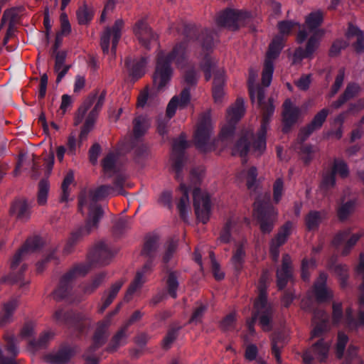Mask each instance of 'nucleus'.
Returning a JSON list of instances; mask_svg holds the SVG:
<instances>
[{"instance_id": "nucleus-1", "label": "nucleus", "mask_w": 364, "mask_h": 364, "mask_svg": "<svg viewBox=\"0 0 364 364\" xmlns=\"http://www.w3.org/2000/svg\"><path fill=\"white\" fill-rule=\"evenodd\" d=\"M257 72L251 69L249 73L248 85L249 92L252 102H257L263 112L262 122L259 131L257 136H254L251 132H247L240 139L232 149L233 155L241 157L251 153L256 156H260L266 149V134L269 128L270 117L274 112V106L272 100H269L267 105H263L264 92L258 85H255L257 78Z\"/></svg>"}, {"instance_id": "nucleus-2", "label": "nucleus", "mask_w": 364, "mask_h": 364, "mask_svg": "<svg viewBox=\"0 0 364 364\" xmlns=\"http://www.w3.org/2000/svg\"><path fill=\"white\" fill-rule=\"evenodd\" d=\"M119 190H113L110 186H102L97 189L84 192L79 200V208L84 213L87 212L88 218L85 227V233H89L97 227L100 219L102 216V210L97 204V200L109 196L122 194L121 183H117Z\"/></svg>"}, {"instance_id": "nucleus-3", "label": "nucleus", "mask_w": 364, "mask_h": 364, "mask_svg": "<svg viewBox=\"0 0 364 364\" xmlns=\"http://www.w3.org/2000/svg\"><path fill=\"white\" fill-rule=\"evenodd\" d=\"M188 52V42L184 41L176 45L171 53H158L154 82L159 90H163L171 79L173 71L170 65L171 62L174 61L178 67H182L186 61Z\"/></svg>"}, {"instance_id": "nucleus-4", "label": "nucleus", "mask_w": 364, "mask_h": 364, "mask_svg": "<svg viewBox=\"0 0 364 364\" xmlns=\"http://www.w3.org/2000/svg\"><path fill=\"white\" fill-rule=\"evenodd\" d=\"M323 21V14L321 10L310 13L306 17L305 23L310 32L314 31L305 43V46L297 47V63L303 59H311L318 48L321 38L324 34L322 29H318Z\"/></svg>"}, {"instance_id": "nucleus-5", "label": "nucleus", "mask_w": 364, "mask_h": 364, "mask_svg": "<svg viewBox=\"0 0 364 364\" xmlns=\"http://www.w3.org/2000/svg\"><path fill=\"white\" fill-rule=\"evenodd\" d=\"M105 95L102 93L99 97L96 94H92L85 99L79 107L75 117V124L78 125L82 122L88 110L90 112L85 119V123L82 127L80 139L83 140L87 134L92 129L98 114L105 102Z\"/></svg>"}, {"instance_id": "nucleus-6", "label": "nucleus", "mask_w": 364, "mask_h": 364, "mask_svg": "<svg viewBox=\"0 0 364 364\" xmlns=\"http://www.w3.org/2000/svg\"><path fill=\"white\" fill-rule=\"evenodd\" d=\"M272 306L267 301V294L264 289L260 288L259 295L255 301L253 316L251 321H247L250 333H255L254 323L256 319L259 320L263 331H269L272 328Z\"/></svg>"}, {"instance_id": "nucleus-7", "label": "nucleus", "mask_w": 364, "mask_h": 364, "mask_svg": "<svg viewBox=\"0 0 364 364\" xmlns=\"http://www.w3.org/2000/svg\"><path fill=\"white\" fill-rule=\"evenodd\" d=\"M124 22L119 18L116 20L112 28H107L101 36L100 45L104 53L109 54V58L115 57L116 48L121 38Z\"/></svg>"}, {"instance_id": "nucleus-8", "label": "nucleus", "mask_w": 364, "mask_h": 364, "mask_svg": "<svg viewBox=\"0 0 364 364\" xmlns=\"http://www.w3.org/2000/svg\"><path fill=\"white\" fill-rule=\"evenodd\" d=\"M245 107L242 98H237L235 102L227 110V124L221 129L220 139L226 141L233 136L235 124L237 123L245 114Z\"/></svg>"}, {"instance_id": "nucleus-9", "label": "nucleus", "mask_w": 364, "mask_h": 364, "mask_svg": "<svg viewBox=\"0 0 364 364\" xmlns=\"http://www.w3.org/2000/svg\"><path fill=\"white\" fill-rule=\"evenodd\" d=\"M282 48V38L280 37L275 38L269 45L262 77V82L264 87H269L271 84L274 72L273 60L279 55Z\"/></svg>"}, {"instance_id": "nucleus-10", "label": "nucleus", "mask_w": 364, "mask_h": 364, "mask_svg": "<svg viewBox=\"0 0 364 364\" xmlns=\"http://www.w3.org/2000/svg\"><path fill=\"white\" fill-rule=\"evenodd\" d=\"M193 205L197 218L203 223H207L210 215V201L209 196L199 188L193 189Z\"/></svg>"}, {"instance_id": "nucleus-11", "label": "nucleus", "mask_w": 364, "mask_h": 364, "mask_svg": "<svg viewBox=\"0 0 364 364\" xmlns=\"http://www.w3.org/2000/svg\"><path fill=\"white\" fill-rule=\"evenodd\" d=\"M255 216L260 222V228L263 232H269L273 228V223L277 218V213L274 208L267 204L255 203Z\"/></svg>"}, {"instance_id": "nucleus-12", "label": "nucleus", "mask_w": 364, "mask_h": 364, "mask_svg": "<svg viewBox=\"0 0 364 364\" xmlns=\"http://www.w3.org/2000/svg\"><path fill=\"white\" fill-rule=\"evenodd\" d=\"M363 235V233H355L350 235V229L341 230L333 237L331 245L336 249L343 245L341 255L347 256Z\"/></svg>"}, {"instance_id": "nucleus-13", "label": "nucleus", "mask_w": 364, "mask_h": 364, "mask_svg": "<svg viewBox=\"0 0 364 364\" xmlns=\"http://www.w3.org/2000/svg\"><path fill=\"white\" fill-rule=\"evenodd\" d=\"M249 17L250 14L247 12L230 9L218 16L217 23L220 26L234 30L243 25Z\"/></svg>"}, {"instance_id": "nucleus-14", "label": "nucleus", "mask_w": 364, "mask_h": 364, "mask_svg": "<svg viewBox=\"0 0 364 364\" xmlns=\"http://www.w3.org/2000/svg\"><path fill=\"white\" fill-rule=\"evenodd\" d=\"M329 345L323 339L318 340L302 355L304 364H313L315 360L324 362L328 358Z\"/></svg>"}, {"instance_id": "nucleus-15", "label": "nucleus", "mask_w": 364, "mask_h": 364, "mask_svg": "<svg viewBox=\"0 0 364 364\" xmlns=\"http://www.w3.org/2000/svg\"><path fill=\"white\" fill-rule=\"evenodd\" d=\"M328 114L329 109L327 108H323L317 112L310 123L300 129L299 134H297V141L299 140L304 141L314 132L320 129L326 122Z\"/></svg>"}, {"instance_id": "nucleus-16", "label": "nucleus", "mask_w": 364, "mask_h": 364, "mask_svg": "<svg viewBox=\"0 0 364 364\" xmlns=\"http://www.w3.org/2000/svg\"><path fill=\"white\" fill-rule=\"evenodd\" d=\"M213 132V125L209 115L203 116L199 121L196 133L195 141L198 149L205 151V148Z\"/></svg>"}, {"instance_id": "nucleus-17", "label": "nucleus", "mask_w": 364, "mask_h": 364, "mask_svg": "<svg viewBox=\"0 0 364 364\" xmlns=\"http://www.w3.org/2000/svg\"><path fill=\"white\" fill-rule=\"evenodd\" d=\"M134 32L139 43L146 48L150 49L157 44V35L144 21H139L135 24Z\"/></svg>"}, {"instance_id": "nucleus-18", "label": "nucleus", "mask_w": 364, "mask_h": 364, "mask_svg": "<svg viewBox=\"0 0 364 364\" xmlns=\"http://www.w3.org/2000/svg\"><path fill=\"white\" fill-rule=\"evenodd\" d=\"M327 279L328 274L322 272L314 284L313 293L316 300L319 303L328 301L333 298L332 292L326 286Z\"/></svg>"}, {"instance_id": "nucleus-19", "label": "nucleus", "mask_w": 364, "mask_h": 364, "mask_svg": "<svg viewBox=\"0 0 364 364\" xmlns=\"http://www.w3.org/2000/svg\"><path fill=\"white\" fill-rule=\"evenodd\" d=\"M313 323L315 325L312 331V337H320L329 329V316L323 309H315L313 314Z\"/></svg>"}, {"instance_id": "nucleus-20", "label": "nucleus", "mask_w": 364, "mask_h": 364, "mask_svg": "<svg viewBox=\"0 0 364 364\" xmlns=\"http://www.w3.org/2000/svg\"><path fill=\"white\" fill-rule=\"evenodd\" d=\"M191 95L188 89L183 90L178 96H174L168 102L166 114L171 118L176 113L177 109L185 108L190 102Z\"/></svg>"}, {"instance_id": "nucleus-21", "label": "nucleus", "mask_w": 364, "mask_h": 364, "mask_svg": "<svg viewBox=\"0 0 364 364\" xmlns=\"http://www.w3.org/2000/svg\"><path fill=\"white\" fill-rule=\"evenodd\" d=\"M290 234V225H285L277 234L274 238L270 242V254L274 260H277L279 255V247L284 245Z\"/></svg>"}, {"instance_id": "nucleus-22", "label": "nucleus", "mask_w": 364, "mask_h": 364, "mask_svg": "<svg viewBox=\"0 0 364 364\" xmlns=\"http://www.w3.org/2000/svg\"><path fill=\"white\" fill-rule=\"evenodd\" d=\"M296 122V110L293 102L287 99L283 105L282 131L288 132Z\"/></svg>"}, {"instance_id": "nucleus-23", "label": "nucleus", "mask_w": 364, "mask_h": 364, "mask_svg": "<svg viewBox=\"0 0 364 364\" xmlns=\"http://www.w3.org/2000/svg\"><path fill=\"white\" fill-rule=\"evenodd\" d=\"M41 245L42 242L39 237L28 240L24 247L14 256L11 264V268L15 269L26 254L35 251Z\"/></svg>"}, {"instance_id": "nucleus-24", "label": "nucleus", "mask_w": 364, "mask_h": 364, "mask_svg": "<svg viewBox=\"0 0 364 364\" xmlns=\"http://www.w3.org/2000/svg\"><path fill=\"white\" fill-rule=\"evenodd\" d=\"M360 90L361 87L358 84L355 82H349L338 99L332 102V107L336 109H339L348 100L356 97Z\"/></svg>"}, {"instance_id": "nucleus-25", "label": "nucleus", "mask_w": 364, "mask_h": 364, "mask_svg": "<svg viewBox=\"0 0 364 364\" xmlns=\"http://www.w3.org/2000/svg\"><path fill=\"white\" fill-rule=\"evenodd\" d=\"M328 265V269L333 271L338 277L341 288H346L348 285L349 277L348 267L346 264L336 263V259L334 257L331 258Z\"/></svg>"}, {"instance_id": "nucleus-26", "label": "nucleus", "mask_w": 364, "mask_h": 364, "mask_svg": "<svg viewBox=\"0 0 364 364\" xmlns=\"http://www.w3.org/2000/svg\"><path fill=\"white\" fill-rule=\"evenodd\" d=\"M151 264L147 263L144 266L143 269L141 271L136 273L134 280L129 286L124 296L125 301H129L132 299V296L141 288L143 284L145 282L144 274L146 272H148L151 269Z\"/></svg>"}, {"instance_id": "nucleus-27", "label": "nucleus", "mask_w": 364, "mask_h": 364, "mask_svg": "<svg viewBox=\"0 0 364 364\" xmlns=\"http://www.w3.org/2000/svg\"><path fill=\"white\" fill-rule=\"evenodd\" d=\"M291 259L289 255H284L282 259V265L277 270V285L279 289H283L291 277Z\"/></svg>"}, {"instance_id": "nucleus-28", "label": "nucleus", "mask_w": 364, "mask_h": 364, "mask_svg": "<svg viewBox=\"0 0 364 364\" xmlns=\"http://www.w3.org/2000/svg\"><path fill=\"white\" fill-rule=\"evenodd\" d=\"M225 81V73L223 70L218 71L214 76L213 87V96L216 103H220L225 98L223 85Z\"/></svg>"}, {"instance_id": "nucleus-29", "label": "nucleus", "mask_w": 364, "mask_h": 364, "mask_svg": "<svg viewBox=\"0 0 364 364\" xmlns=\"http://www.w3.org/2000/svg\"><path fill=\"white\" fill-rule=\"evenodd\" d=\"M257 177V171L256 167L251 166L247 168H244L237 175V181L238 183H246L249 189L255 188Z\"/></svg>"}, {"instance_id": "nucleus-30", "label": "nucleus", "mask_w": 364, "mask_h": 364, "mask_svg": "<svg viewBox=\"0 0 364 364\" xmlns=\"http://www.w3.org/2000/svg\"><path fill=\"white\" fill-rule=\"evenodd\" d=\"M10 213L21 220H26L29 216V208L24 200H17L12 204Z\"/></svg>"}, {"instance_id": "nucleus-31", "label": "nucleus", "mask_w": 364, "mask_h": 364, "mask_svg": "<svg viewBox=\"0 0 364 364\" xmlns=\"http://www.w3.org/2000/svg\"><path fill=\"white\" fill-rule=\"evenodd\" d=\"M66 53L64 51L58 52L55 56V72L57 74V82L61 81L69 70V66L65 64Z\"/></svg>"}, {"instance_id": "nucleus-32", "label": "nucleus", "mask_w": 364, "mask_h": 364, "mask_svg": "<svg viewBox=\"0 0 364 364\" xmlns=\"http://www.w3.org/2000/svg\"><path fill=\"white\" fill-rule=\"evenodd\" d=\"M124 283V280H118L112 284L111 288L107 291L105 293L102 298L103 306L101 309V311H103L113 301Z\"/></svg>"}, {"instance_id": "nucleus-33", "label": "nucleus", "mask_w": 364, "mask_h": 364, "mask_svg": "<svg viewBox=\"0 0 364 364\" xmlns=\"http://www.w3.org/2000/svg\"><path fill=\"white\" fill-rule=\"evenodd\" d=\"M73 355L70 349H63L56 353H51L45 357L46 362L52 364H63L68 361Z\"/></svg>"}, {"instance_id": "nucleus-34", "label": "nucleus", "mask_w": 364, "mask_h": 364, "mask_svg": "<svg viewBox=\"0 0 364 364\" xmlns=\"http://www.w3.org/2000/svg\"><path fill=\"white\" fill-rule=\"evenodd\" d=\"M18 306L16 299H11L5 303L0 314V325L3 326L11 320L13 314Z\"/></svg>"}, {"instance_id": "nucleus-35", "label": "nucleus", "mask_w": 364, "mask_h": 364, "mask_svg": "<svg viewBox=\"0 0 364 364\" xmlns=\"http://www.w3.org/2000/svg\"><path fill=\"white\" fill-rule=\"evenodd\" d=\"M116 252V251H112L105 242L100 243L96 250V254L103 264H107Z\"/></svg>"}, {"instance_id": "nucleus-36", "label": "nucleus", "mask_w": 364, "mask_h": 364, "mask_svg": "<svg viewBox=\"0 0 364 364\" xmlns=\"http://www.w3.org/2000/svg\"><path fill=\"white\" fill-rule=\"evenodd\" d=\"M191 188H188L185 185L181 186V190L183 193V196L181 197L178 204V209L180 211L181 215L184 219L186 218L188 210L189 208V198H188V192Z\"/></svg>"}, {"instance_id": "nucleus-37", "label": "nucleus", "mask_w": 364, "mask_h": 364, "mask_svg": "<svg viewBox=\"0 0 364 364\" xmlns=\"http://www.w3.org/2000/svg\"><path fill=\"white\" fill-rule=\"evenodd\" d=\"M245 250L242 245H240L234 252L231 259V264L235 271L240 272L242 269L243 264L245 262Z\"/></svg>"}, {"instance_id": "nucleus-38", "label": "nucleus", "mask_w": 364, "mask_h": 364, "mask_svg": "<svg viewBox=\"0 0 364 364\" xmlns=\"http://www.w3.org/2000/svg\"><path fill=\"white\" fill-rule=\"evenodd\" d=\"M73 181L74 174L72 171H70L64 178L61 186L62 194L60 199L61 202H68L70 200V186L73 183Z\"/></svg>"}, {"instance_id": "nucleus-39", "label": "nucleus", "mask_w": 364, "mask_h": 364, "mask_svg": "<svg viewBox=\"0 0 364 364\" xmlns=\"http://www.w3.org/2000/svg\"><path fill=\"white\" fill-rule=\"evenodd\" d=\"M355 201L350 200L342 204L338 209L337 215L341 221L346 220L349 215L354 211Z\"/></svg>"}, {"instance_id": "nucleus-40", "label": "nucleus", "mask_w": 364, "mask_h": 364, "mask_svg": "<svg viewBox=\"0 0 364 364\" xmlns=\"http://www.w3.org/2000/svg\"><path fill=\"white\" fill-rule=\"evenodd\" d=\"M331 171L334 173L339 175L342 178H346L349 175V168L347 164L343 161L338 159H335L331 168Z\"/></svg>"}, {"instance_id": "nucleus-41", "label": "nucleus", "mask_w": 364, "mask_h": 364, "mask_svg": "<svg viewBox=\"0 0 364 364\" xmlns=\"http://www.w3.org/2000/svg\"><path fill=\"white\" fill-rule=\"evenodd\" d=\"M316 260L314 259H304L301 267V277L304 282H309L311 272L316 268Z\"/></svg>"}, {"instance_id": "nucleus-42", "label": "nucleus", "mask_w": 364, "mask_h": 364, "mask_svg": "<svg viewBox=\"0 0 364 364\" xmlns=\"http://www.w3.org/2000/svg\"><path fill=\"white\" fill-rule=\"evenodd\" d=\"M150 127V122L146 117H139L134 120V133L136 136L144 134Z\"/></svg>"}, {"instance_id": "nucleus-43", "label": "nucleus", "mask_w": 364, "mask_h": 364, "mask_svg": "<svg viewBox=\"0 0 364 364\" xmlns=\"http://www.w3.org/2000/svg\"><path fill=\"white\" fill-rule=\"evenodd\" d=\"M284 340L279 334L274 335L272 338V351L274 357L278 363H282L280 351L284 346Z\"/></svg>"}, {"instance_id": "nucleus-44", "label": "nucleus", "mask_w": 364, "mask_h": 364, "mask_svg": "<svg viewBox=\"0 0 364 364\" xmlns=\"http://www.w3.org/2000/svg\"><path fill=\"white\" fill-rule=\"evenodd\" d=\"M166 287L170 296L173 298H176L177 296L176 291L178 287V277L176 272H169L166 280Z\"/></svg>"}, {"instance_id": "nucleus-45", "label": "nucleus", "mask_w": 364, "mask_h": 364, "mask_svg": "<svg viewBox=\"0 0 364 364\" xmlns=\"http://www.w3.org/2000/svg\"><path fill=\"white\" fill-rule=\"evenodd\" d=\"M348 342V336L343 332H338L336 348V354L338 359H341L343 358Z\"/></svg>"}, {"instance_id": "nucleus-46", "label": "nucleus", "mask_w": 364, "mask_h": 364, "mask_svg": "<svg viewBox=\"0 0 364 364\" xmlns=\"http://www.w3.org/2000/svg\"><path fill=\"white\" fill-rule=\"evenodd\" d=\"M321 222V215L318 211L310 212L306 218V225L309 230L317 229Z\"/></svg>"}, {"instance_id": "nucleus-47", "label": "nucleus", "mask_w": 364, "mask_h": 364, "mask_svg": "<svg viewBox=\"0 0 364 364\" xmlns=\"http://www.w3.org/2000/svg\"><path fill=\"white\" fill-rule=\"evenodd\" d=\"M49 191V183L47 180H42L39 183L38 203L40 205H44L47 202Z\"/></svg>"}, {"instance_id": "nucleus-48", "label": "nucleus", "mask_w": 364, "mask_h": 364, "mask_svg": "<svg viewBox=\"0 0 364 364\" xmlns=\"http://www.w3.org/2000/svg\"><path fill=\"white\" fill-rule=\"evenodd\" d=\"M336 185V176L331 171L323 174L321 183V188L325 191L333 188Z\"/></svg>"}, {"instance_id": "nucleus-49", "label": "nucleus", "mask_w": 364, "mask_h": 364, "mask_svg": "<svg viewBox=\"0 0 364 364\" xmlns=\"http://www.w3.org/2000/svg\"><path fill=\"white\" fill-rule=\"evenodd\" d=\"M77 16L79 23L86 24L92 19V12L86 5H84L78 9Z\"/></svg>"}, {"instance_id": "nucleus-50", "label": "nucleus", "mask_w": 364, "mask_h": 364, "mask_svg": "<svg viewBox=\"0 0 364 364\" xmlns=\"http://www.w3.org/2000/svg\"><path fill=\"white\" fill-rule=\"evenodd\" d=\"M117 163V154L114 153L108 154L102 161V166L105 172L109 173L114 170Z\"/></svg>"}, {"instance_id": "nucleus-51", "label": "nucleus", "mask_w": 364, "mask_h": 364, "mask_svg": "<svg viewBox=\"0 0 364 364\" xmlns=\"http://www.w3.org/2000/svg\"><path fill=\"white\" fill-rule=\"evenodd\" d=\"M348 46V43L343 39L336 40L331 45L329 50V56L336 57L340 54L342 50Z\"/></svg>"}, {"instance_id": "nucleus-52", "label": "nucleus", "mask_w": 364, "mask_h": 364, "mask_svg": "<svg viewBox=\"0 0 364 364\" xmlns=\"http://www.w3.org/2000/svg\"><path fill=\"white\" fill-rule=\"evenodd\" d=\"M345 77V70L344 68H341L338 70V73L336 77L335 82L331 86V97L334 96L336 94L338 93L340 88L341 87L343 80Z\"/></svg>"}, {"instance_id": "nucleus-53", "label": "nucleus", "mask_w": 364, "mask_h": 364, "mask_svg": "<svg viewBox=\"0 0 364 364\" xmlns=\"http://www.w3.org/2000/svg\"><path fill=\"white\" fill-rule=\"evenodd\" d=\"M300 157L304 163L307 165L313 159L314 147L311 145H302L300 148Z\"/></svg>"}, {"instance_id": "nucleus-54", "label": "nucleus", "mask_w": 364, "mask_h": 364, "mask_svg": "<svg viewBox=\"0 0 364 364\" xmlns=\"http://www.w3.org/2000/svg\"><path fill=\"white\" fill-rule=\"evenodd\" d=\"M200 66L205 72L206 80H209L211 77L210 70L215 67V62L210 58L208 54L204 55Z\"/></svg>"}, {"instance_id": "nucleus-55", "label": "nucleus", "mask_w": 364, "mask_h": 364, "mask_svg": "<svg viewBox=\"0 0 364 364\" xmlns=\"http://www.w3.org/2000/svg\"><path fill=\"white\" fill-rule=\"evenodd\" d=\"M210 258L211 260L212 270L214 274V277L216 279L220 280L224 278V273L220 270V266L217 262L215 255L213 252L210 254Z\"/></svg>"}, {"instance_id": "nucleus-56", "label": "nucleus", "mask_w": 364, "mask_h": 364, "mask_svg": "<svg viewBox=\"0 0 364 364\" xmlns=\"http://www.w3.org/2000/svg\"><path fill=\"white\" fill-rule=\"evenodd\" d=\"M343 317V309L341 303H333L332 320L334 325H338Z\"/></svg>"}, {"instance_id": "nucleus-57", "label": "nucleus", "mask_w": 364, "mask_h": 364, "mask_svg": "<svg viewBox=\"0 0 364 364\" xmlns=\"http://www.w3.org/2000/svg\"><path fill=\"white\" fill-rule=\"evenodd\" d=\"M109 323V320L107 318L105 321L99 324L97 331L94 337L96 343L101 344L104 341L105 329L107 328Z\"/></svg>"}, {"instance_id": "nucleus-58", "label": "nucleus", "mask_w": 364, "mask_h": 364, "mask_svg": "<svg viewBox=\"0 0 364 364\" xmlns=\"http://www.w3.org/2000/svg\"><path fill=\"white\" fill-rule=\"evenodd\" d=\"M16 16V12L14 9H10V10L5 11L4 13L2 19H1V26H2L3 25L8 23L9 28H11L13 25L14 20H15Z\"/></svg>"}, {"instance_id": "nucleus-59", "label": "nucleus", "mask_w": 364, "mask_h": 364, "mask_svg": "<svg viewBox=\"0 0 364 364\" xmlns=\"http://www.w3.org/2000/svg\"><path fill=\"white\" fill-rule=\"evenodd\" d=\"M60 24L61 30L59 33L63 36L69 34L71 31V26L65 13H62L60 15Z\"/></svg>"}, {"instance_id": "nucleus-60", "label": "nucleus", "mask_w": 364, "mask_h": 364, "mask_svg": "<svg viewBox=\"0 0 364 364\" xmlns=\"http://www.w3.org/2000/svg\"><path fill=\"white\" fill-rule=\"evenodd\" d=\"M236 321L235 313H231L228 315L221 322V328L225 331L230 330L233 328Z\"/></svg>"}, {"instance_id": "nucleus-61", "label": "nucleus", "mask_w": 364, "mask_h": 364, "mask_svg": "<svg viewBox=\"0 0 364 364\" xmlns=\"http://www.w3.org/2000/svg\"><path fill=\"white\" fill-rule=\"evenodd\" d=\"M283 186V181L281 178H278L274 184V200L276 203H278L281 200Z\"/></svg>"}, {"instance_id": "nucleus-62", "label": "nucleus", "mask_w": 364, "mask_h": 364, "mask_svg": "<svg viewBox=\"0 0 364 364\" xmlns=\"http://www.w3.org/2000/svg\"><path fill=\"white\" fill-rule=\"evenodd\" d=\"M187 147V141L185 139L183 136H181L178 139H176L173 145V149L174 153H179L182 150L185 149Z\"/></svg>"}, {"instance_id": "nucleus-63", "label": "nucleus", "mask_w": 364, "mask_h": 364, "mask_svg": "<svg viewBox=\"0 0 364 364\" xmlns=\"http://www.w3.org/2000/svg\"><path fill=\"white\" fill-rule=\"evenodd\" d=\"M356 41L352 45L357 53H363L364 52V33L356 37Z\"/></svg>"}, {"instance_id": "nucleus-64", "label": "nucleus", "mask_w": 364, "mask_h": 364, "mask_svg": "<svg viewBox=\"0 0 364 364\" xmlns=\"http://www.w3.org/2000/svg\"><path fill=\"white\" fill-rule=\"evenodd\" d=\"M356 272L362 277L361 288L364 289V254H360L359 263L356 267Z\"/></svg>"}]
</instances>
